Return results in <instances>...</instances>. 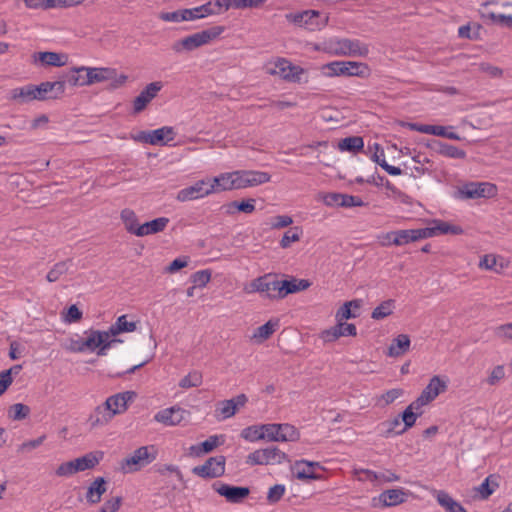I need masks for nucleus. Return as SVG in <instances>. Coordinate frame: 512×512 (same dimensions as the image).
I'll return each instance as SVG.
<instances>
[{
    "label": "nucleus",
    "mask_w": 512,
    "mask_h": 512,
    "mask_svg": "<svg viewBox=\"0 0 512 512\" xmlns=\"http://www.w3.org/2000/svg\"><path fill=\"white\" fill-rule=\"evenodd\" d=\"M137 397L135 391H123L109 396L102 405L94 409L90 416L92 427L103 426L109 423L116 415L127 411L129 403Z\"/></svg>",
    "instance_id": "1"
},
{
    "label": "nucleus",
    "mask_w": 512,
    "mask_h": 512,
    "mask_svg": "<svg viewBox=\"0 0 512 512\" xmlns=\"http://www.w3.org/2000/svg\"><path fill=\"white\" fill-rule=\"evenodd\" d=\"M225 27L221 25L212 26L208 29L186 36L172 44V50L175 53L191 52L211 41L217 39L223 32Z\"/></svg>",
    "instance_id": "2"
},
{
    "label": "nucleus",
    "mask_w": 512,
    "mask_h": 512,
    "mask_svg": "<svg viewBox=\"0 0 512 512\" xmlns=\"http://www.w3.org/2000/svg\"><path fill=\"white\" fill-rule=\"evenodd\" d=\"M266 73L273 76H279L281 79L290 83H307L308 78L305 77L306 71L304 68L292 64L286 58L278 57L270 61L265 66Z\"/></svg>",
    "instance_id": "3"
},
{
    "label": "nucleus",
    "mask_w": 512,
    "mask_h": 512,
    "mask_svg": "<svg viewBox=\"0 0 512 512\" xmlns=\"http://www.w3.org/2000/svg\"><path fill=\"white\" fill-rule=\"evenodd\" d=\"M321 70L326 77L357 76L368 78L371 70L366 63L355 61H332L322 65Z\"/></svg>",
    "instance_id": "4"
},
{
    "label": "nucleus",
    "mask_w": 512,
    "mask_h": 512,
    "mask_svg": "<svg viewBox=\"0 0 512 512\" xmlns=\"http://www.w3.org/2000/svg\"><path fill=\"white\" fill-rule=\"evenodd\" d=\"M158 449L155 445H146L137 448L121 462L124 473H134L148 466L157 459Z\"/></svg>",
    "instance_id": "5"
},
{
    "label": "nucleus",
    "mask_w": 512,
    "mask_h": 512,
    "mask_svg": "<svg viewBox=\"0 0 512 512\" xmlns=\"http://www.w3.org/2000/svg\"><path fill=\"white\" fill-rule=\"evenodd\" d=\"M285 18L289 23L309 31L321 30L327 25L329 19L327 15H322L316 10L288 13Z\"/></svg>",
    "instance_id": "6"
},
{
    "label": "nucleus",
    "mask_w": 512,
    "mask_h": 512,
    "mask_svg": "<svg viewBox=\"0 0 512 512\" xmlns=\"http://www.w3.org/2000/svg\"><path fill=\"white\" fill-rule=\"evenodd\" d=\"M85 345L88 353H96L98 356H105L114 343L120 342L113 338L110 332L100 330H87L84 332Z\"/></svg>",
    "instance_id": "7"
},
{
    "label": "nucleus",
    "mask_w": 512,
    "mask_h": 512,
    "mask_svg": "<svg viewBox=\"0 0 512 512\" xmlns=\"http://www.w3.org/2000/svg\"><path fill=\"white\" fill-rule=\"evenodd\" d=\"M279 280L276 275L265 274L253 279L244 290L246 293H260L270 299H278Z\"/></svg>",
    "instance_id": "8"
},
{
    "label": "nucleus",
    "mask_w": 512,
    "mask_h": 512,
    "mask_svg": "<svg viewBox=\"0 0 512 512\" xmlns=\"http://www.w3.org/2000/svg\"><path fill=\"white\" fill-rule=\"evenodd\" d=\"M266 440L271 442H288L299 439V431L291 424H265Z\"/></svg>",
    "instance_id": "9"
},
{
    "label": "nucleus",
    "mask_w": 512,
    "mask_h": 512,
    "mask_svg": "<svg viewBox=\"0 0 512 512\" xmlns=\"http://www.w3.org/2000/svg\"><path fill=\"white\" fill-rule=\"evenodd\" d=\"M225 464V457L218 455L210 457L202 465L195 466L192 469V472L193 474L204 479L218 478L225 473Z\"/></svg>",
    "instance_id": "10"
},
{
    "label": "nucleus",
    "mask_w": 512,
    "mask_h": 512,
    "mask_svg": "<svg viewBox=\"0 0 512 512\" xmlns=\"http://www.w3.org/2000/svg\"><path fill=\"white\" fill-rule=\"evenodd\" d=\"M285 458V453L276 447L264 448L250 453L247 457V463L250 465H269L281 463Z\"/></svg>",
    "instance_id": "11"
},
{
    "label": "nucleus",
    "mask_w": 512,
    "mask_h": 512,
    "mask_svg": "<svg viewBox=\"0 0 512 512\" xmlns=\"http://www.w3.org/2000/svg\"><path fill=\"white\" fill-rule=\"evenodd\" d=\"M336 54L347 57H366L369 46L358 39H340L336 42Z\"/></svg>",
    "instance_id": "12"
},
{
    "label": "nucleus",
    "mask_w": 512,
    "mask_h": 512,
    "mask_svg": "<svg viewBox=\"0 0 512 512\" xmlns=\"http://www.w3.org/2000/svg\"><path fill=\"white\" fill-rule=\"evenodd\" d=\"M448 387V380L438 375L433 376L427 386L423 389L419 397L416 399V405L425 406L433 401L440 393L444 392Z\"/></svg>",
    "instance_id": "13"
},
{
    "label": "nucleus",
    "mask_w": 512,
    "mask_h": 512,
    "mask_svg": "<svg viewBox=\"0 0 512 512\" xmlns=\"http://www.w3.org/2000/svg\"><path fill=\"white\" fill-rule=\"evenodd\" d=\"M213 489L230 503H240L250 494L248 487L234 486L221 482L214 483Z\"/></svg>",
    "instance_id": "14"
},
{
    "label": "nucleus",
    "mask_w": 512,
    "mask_h": 512,
    "mask_svg": "<svg viewBox=\"0 0 512 512\" xmlns=\"http://www.w3.org/2000/svg\"><path fill=\"white\" fill-rule=\"evenodd\" d=\"M496 190V186L488 182H471L465 184L459 192L465 199H476L481 197H492L495 195Z\"/></svg>",
    "instance_id": "15"
},
{
    "label": "nucleus",
    "mask_w": 512,
    "mask_h": 512,
    "mask_svg": "<svg viewBox=\"0 0 512 512\" xmlns=\"http://www.w3.org/2000/svg\"><path fill=\"white\" fill-rule=\"evenodd\" d=\"M247 401L248 399L245 394H239L234 398L219 402L215 410L216 417L221 420L233 417L237 410L243 407Z\"/></svg>",
    "instance_id": "16"
},
{
    "label": "nucleus",
    "mask_w": 512,
    "mask_h": 512,
    "mask_svg": "<svg viewBox=\"0 0 512 512\" xmlns=\"http://www.w3.org/2000/svg\"><path fill=\"white\" fill-rule=\"evenodd\" d=\"M206 180H199L193 185L181 189L177 194V200L186 202L207 196L213 193L214 186L207 187Z\"/></svg>",
    "instance_id": "17"
},
{
    "label": "nucleus",
    "mask_w": 512,
    "mask_h": 512,
    "mask_svg": "<svg viewBox=\"0 0 512 512\" xmlns=\"http://www.w3.org/2000/svg\"><path fill=\"white\" fill-rule=\"evenodd\" d=\"M163 88L160 81L149 83L133 101L134 113H140L146 106L157 96L158 92Z\"/></svg>",
    "instance_id": "18"
},
{
    "label": "nucleus",
    "mask_w": 512,
    "mask_h": 512,
    "mask_svg": "<svg viewBox=\"0 0 512 512\" xmlns=\"http://www.w3.org/2000/svg\"><path fill=\"white\" fill-rule=\"evenodd\" d=\"M354 335H356V327L353 323L336 322L335 326L322 331L320 338L323 340V342H333L341 336Z\"/></svg>",
    "instance_id": "19"
},
{
    "label": "nucleus",
    "mask_w": 512,
    "mask_h": 512,
    "mask_svg": "<svg viewBox=\"0 0 512 512\" xmlns=\"http://www.w3.org/2000/svg\"><path fill=\"white\" fill-rule=\"evenodd\" d=\"M314 467H321V465L319 462L301 459L295 461L291 467V471L299 480H318L320 476L314 472Z\"/></svg>",
    "instance_id": "20"
},
{
    "label": "nucleus",
    "mask_w": 512,
    "mask_h": 512,
    "mask_svg": "<svg viewBox=\"0 0 512 512\" xmlns=\"http://www.w3.org/2000/svg\"><path fill=\"white\" fill-rule=\"evenodd\" d=\"M65 81L43 82L35 85L37 100L55 99L65 92Z\"/></svg>",
    "instance_id": "21"
},
{
    "label": "nucleus",
    "mask_w": 512,
    "mask_h": 512,
    "mask_svg": "<svg viewBox=\"0 0 512 512\" xmlns=\"http://www.w3.org/2000/svg\"><path fill=\"white\" fill-rule=\"evenodd\" d=\"M85 0H23L29 9L48 10L52 8H67L79 5Z\"/></svg>",
    "instance_id": "22"
},
{
    "label": "nucleus",
    "mask_w": 512,
    "mask_h": 512,
    "mask_svg": "<svg viewBox=\"0 0 512 512\" xmlns=\"http://www.w3.org/2000/svg\"><path fill=\"white\" fill-rule=\"evenodd\" d=\"M185 412L186 411L180 407L172 406L158 411L154 415V420L166 426H174L183 420Z\"/></svg>",
    "instance_id": "23"
},
{
    "label": "nucleus",
    "mask_w": 512,
    "mask_h": 512,
    "mask_svg": "<svg viewBox=\"0 0 512 512\" xmlns=\"http://www.w3.org/2000/svg\"><path fill=\"white\" fill-rule=\"evenodd\" d=\"M311 283L306 279H296L292 278L291 280H279L278 285V299H283L287 295L304 291L309 288Z\"/></svg>",
    "instance_id": "24"
},
{
    "label": "nucleus",
    "mask_w": 512,
    "mask_h": 512,
    "mask_svg": "<svg viewBox=\"0 0 512 512\" xmlns=\"http://www.w3.org/2000/svg\"><path fill=\"white\" fill-rule=\"evenodd\" d=\"M429 232L424 228L396 230V237L393 240L395 246H403L422 239H427Z\"/></svg>",
    "instance_id": "25"
},
{
    "label": "nucleus",
    "mask_w": 512,
    "mask_h": 512,
    "mask_svg": "<svg viewBox=\"0 0 512 512\" xmlns=\"http://www.w3.org/2000/svg\"><path fill=\"white\" fill-rule=\"evenodd\" d=\"M80 71H85L87 81L85 83H100L116 77V70L112 68H89L82 66Z\"/></svg>",
    "instance_id": "26"
},
{
    "label": "nucleus",
    "mask_w": 512,
    "mask_h": 512,
    "mask_svg": "<svg viewBox=\"0 0 512 512\" xmlns=\"http://www.w3.org/2000/svg\"><path fill=\"white\" fill-rule=\"evenodd\" d=\"M424 229L426 232H429L427 238L446 234L460 235L463 233V229L459 225L450 224L442 220H435L433 221V226L425 227Z\"/></svg>",
    "instance_id": "27"
},
{
    "label": "nucleus",
    "mask_w": 512,
    "mask_h": 512,
    "mask_svg": "<svg viewBox=\"0 0 512 512\" xmlns=\"http://www.w3.org/2000/svg\"><path fill=\"white\" fill-rule=\"evenodd\" d=\"M168 223L169 219L167 217H159L151 221L145 222L144 224H141L139 228H137L136 236L144 237L147 235L162 232L165 230Z\"/></svg>",
    "instance_id": "28"
},
{
    "label": "nucleus",
    "mask_w": 512,
    "mask_h": 512,
    "mask_svg": "<svg viewBox=\"0 0 512 512\" xmlns=\"http://www.w3.org/2000/svg\"><path fill=\"white\" fill-rule=\"evenodd\" d=\"M33 61L44 66L61 67L66 64V56L56 52H38L33 54Z\"/></svg>",
    "instance_id": "29"
},
{
    "label": "nucleus",
    "mask_w": 512,
    "mask_h": 512,
    "mask_svg": "<svg viewBox=\"0 0 512 512\" xmlns=\"http://www.w3.org/2000/svg\"><path fill=\"white\" fill-rule=\"evenodd\" d=\"M106 480L103 477H97L88 487L86 492V501L89 504L100 502L102 495L106 492Z\"/></svg>",
    "instance_id": "30"
},
{
    "label": "nucleus",
    "mask_w": 512,
    "mask_h": 512,
    "mask_svg": "<svg viewBox=\"0 0 512 512\" xmlns=\"http://www.w3.org/2000/svg\"><path fill=\"white\" fill-rule=\"evenodd\" d=\"M410 338L406 334L397 335L388 347L387 355L389 357H399L404 355L410 349Z\"/></svg>",
    "instance_id": "31"
},
{
    "label": "nucleus",
    "mask_w": 512,
    "mask_h": 512,
    "mask_svg": "<svg viewBox=\"0 0 512 512\" xmlns=\"http://www.w3.org/2000/svg\"><path fill=\"white\" fill-rule=\"evenodd\" d=\"M422 407L423 406L420 404L416 405L415 400L402 412L401 418L404 423V428L401 431H399L398 434L405 432L415 424L418 416L422 414Z\"/></svg>",
    "instance_id": "32"
},
{
    "label": "nucleus",
    "mask_w": 512,
    "mask_h": 512,
    "mask_svg": "<svg viewBox=\"0 0 512 512\" xmlns=\"http://www.w3.org/2000/svg\"><path fill=\"white\" fill-rule=\"evenodd\" d=\"M151 145H167L175 139L176 133L173 127L163 126L161 128L151 130Z\"/></svg>",
    "instance_id": "33"
},
{
    "label": "nucleus",
    "mask_w": 512,
    "mask_h": 512,
    "mask_svg": "<svg viewBox=\"0 0 512 512\" xmlns=\"http://www.w3.org/2000/svg\"><path fill=\"white\" fill-rule=\"evenodd\" d=\"M35 85L29 84L23 87L14 88L10 91V99L19 103H27L37 100Z\"/></svg>",
    "instance_id": "34"
},
{
    "label": "nucleus",
    "mask_w": 512,
    "mask_h": 512,
    "mask_svg": "<svg viewBox=\"0 0 512 512\" xmlns=\"http://www.w3.org/2000/svg\"><path fill=\"white\" fill-rule=\"evenodd\" d=\"M436 500L447 512H467L459 502L443 490L437 491Z\"/></svg>",
    "instance_id": "35"
},
{
    "label": "nucleus",
    "mask_w": 512,
    "mask_h": 512,
    "mask_svg": "<svg viewBox=\"0 0 512 512\" xmlns=\"http://www.w3.org/2000/svg\"><path fill=\"white\" fill-rule=\"evenodd\" d=\"M363 301L361 299H354L348 302H345L339 309L336 311L335 320H348L350 318H358L361 316L360 313H352V308H361Z\"/></svg>",
    "instance_id": "36"
},
{
    "label": "nucleus",
    "mask_w": 512,
    "mask_h": 512,
    "mask_svg": "<svg viewBox=\"0 0 512 512\" xmlns=\"http://www.w3.org/2000/svg\"><path fill=\"white\" fill-rule=\"evenodd\" d=\"M404 496H405V493L400 488L399 489H389V490L383 491L379 495V500L384 506L391 507V506H396V505L403 503L405 500Z\"/></svg>",
    "instance_id": "37"
},
{
    "label": "nucleus",
    "mask_w": 512,
    "mask_h": 512,
    "mask_svg": "<svg viewBox=\"0 0 512 512\" xmlns=\"http://www.w3.org/2000/svg\"><path fill=\"white\" fill-rule=\"evenodd\" d=\"M265 434V424L251 425L241 431V437L250 443L266 440Z\"/></svg>",
    "instance_id": "38"
},
{
    "label": "nucleus",
    "mask_w": 512,
    "mask_h": 512,
    "mask_svg": "<svg viewBox=\"0 0 512 512\" xmlns=\"http://www.w3.org/2000/svg\"><path fill=\"white\" fill-rule=\"evenodd\" d=\"M364 148V140L360 136H350L341 139L338 143V149L342 152L347 151L351 153H357L362 151Z\"/></svg>",
    "instance_id": "39"
},
{
    "label": "nucleus",
    "mask_w": 512,
    "mask_h": 512,
    "mask_svg": "<svg viewBox=\"0 0 512 512\" xmlns=\"http://www.w3.org/2000/svg\"><path fill=\"white\" fill-rule=\"evenodd\" d=\"M437 145L436 151L442 156L452 158V159H463L466 156V152L454 145L436 141Z\"/></svg>",
    "instance_id": "40"
},
{
    "label": "nucleus",
    "mask_w": 512,
    "mask_h": 512,
    "mask_svg": "<svg viewBox=\"0 0 512 512\" xmlns=\"http://www.w3.org/2000/svg\"><path fill=\"white\" fill-rule=\"evenodd\" d=\"M407 127L412 131H417L424 134L435 135L443 137L447 127L440 125H428L420 123H407Z\"/></svg>",
    "instance_id": "41"
},
{
    "label": "nucleus",
    "mask_w": 512,
    "mask_h": 512,
    "mask_svg": "<svg viewBox=\"0 0 512 512\" xmlns=\"http://www.w3.org/2000/svg\"><path fill=\"white\" fill-rule=\"evenodd\" d=\"M100 457L94 453H87L73 460L77 472L86 471L94 468L99 463Z\"/></svg>",
    "instance_id": "42"
},
{
    "label": "nucleus",
    "mask_w": 512,
    "mask_h": 512,
    "mask_svg": "<svg viewBox=\"0 0 512 512\" xmlns=\"http://www.w3.org/2000/svg\"><path fill=\"white\" fill-rule=\"evenodd\" d=\"M245 178L248 187H255L271 180V175L268 172L258 170H245Z\"/></svg>",
    "instance_id": "43"
},
{
    "label": "nucleus",
    "mask_w": 512,
    "mask_h": 512,
    "mask_svg": "<svg viewBox=\"0 0 512 512\" xmlns=\"http://www.w3.org/2000/svg\"><path fill=\"white\" fill-rule=\"evenodd\" d=\"M278 324L279 322H265L264 325L255 330L252 339L257 343L268 339L278 329Z\"/></svg>",
    "instance_id": "44"
},
{
    "label": "nucleus",
    "mask_w": 512,
    "mask_h": 512,
    "mask_svg": "<svg viewBox=\"0 0 512 512\" xmlns=\"http://www.w3.org/2000/svg\"><path fill=\"white\" fill-rule=\"evenodd\" d=\"M120 217L125 225L126 230L130 234L136 235V230L141 225L138 223V218H137L136 213L131 209L125 208L121 211Z\"/></svg>",
    "instance_id": "45"
},
{
    "label": "nucleus",
    "mask_w": 512,
    "mask_h": 512,
    "mask_svg": "<svg viewBox=\"0 0 512 512\" xmlns=\"http://www.w3.org/2000/svg\"><path fill=\"white\" fill-rule=\"evenodd\" d=\"M202 380V373L197 370H193L179 381V387L183 389L199 387L202 384Z\"/></svg>",
    "instance_id": "46"
},
{
    "label": "nucleus",
    "mask_w": 512,
    "mask_h": 512,
    "mask_svg": "<svg viewBox=\"0 0 512 512\" xmlns=\"http://www.w3.org/2000/svg\"><path fill=\"white\" fill-rule=\"evenodd\" d=\"M395 309V300L388 299L378 305L372 312L373 319H382L390 316Z\"/></svg>",
    "instance_id": "47"
},
{
    "label": "nucleus",
    "mask_w": 512,
    "mask_h": 512,
    "mask_svg": "<svg viewBox=\"0 0 512 512\" xmlns=\"http://www.w3.org/2000/svg\"><path fill=\"white\" fill-rule=\"evenodd\" d=\"M30 414L29 406L23 403H15L10 406L8 410V416L14 421H20L27 418Z\"/></svg>",
    "instance_id": "48"
},
{
    "label": "nucleus",
    "mask_w": 512,
    "mask_h": 512,
    "mask_svg": "<svg viewBox=\"0 0 512 512\" xmlns=\"http://www.w3.org/2000/svg\"><path fill=\"white\" fill-rule=\"evenodd\" d=\"M302 234V230L300 227H293L286 231L280 240V246L283 249H286L291 246V243L297 242L300 240Z\"/></svg>",
    "instance_id": "49"
},
{
    "label": "nucleus",
    "mask_w": 512,
    "mask_h": 512,
    "mask_svg": "<svg viewBox=\"0 0 512 512\" xmlns=\"http://www.w3.org/2000/svg\"><path fill=\"white\" fill-rule=\"evenodd\" d=\"M368 478L370 480H374L377 482H383V483H389V482H396L399 480V476L391 471H385V472H374V471H367Z\"/></svg>",
    "instance_id": "50"
},
{
    "label": "nucleus",
    "mask_w": 512,
    "mask_h": 512,
    "mask_svg": "<svg viewBox=\"0 0 512 512\" xmlns=\"http://www.w3.org/2000/svg\"><path fill=\"white\" fill-rule=\"evenodd\" d=\"M211 279V271L209 269L199 270L193 273L190 277V281L195 287L203 288Z\"/></svg>",
    "instance_id": "51"
},
{
    "label": "nucleus",
    "mask_w": 512,
    "mask_h": 512,
    "mask_svg": "<svg viewBox=\"0 0 512 512\" xmlns=\"http://www.w3.org/2000/svg\"><path fill=\"white\" fill-rule=\"evenodd\" d=\"M505 376L506 371L504 365H497L490 370L486 382L490 386H495L500 383L505 378Z\"/></svg>",
    "instance_id": "52"
},
{
    "label": "nucleus",
    "mask_w": 512,
    "mask_h": 512,
    "mask_svg": "<svg viewBox=\"0 0 512 512\" xmlns=\"http://www.w3.org/2000/svg\"><path fill=\"white\" fill-rule=\"evenodd\" d=\"M68 268L69 265L65 261L56 263L53 266V268L47 273V280L49 282H56L62 275L67 273Z\"/></svg>",
    "instance_id": "53"
},
{
    "label": "nucleus",
    "mask_w": 512,
    "mask_h": 512,
    "mask_svg": "<svg viewBox=\"0 0 512 512\" xmlns=\"http://www.w3.org/2000/svg\"><path fill=\"white\" fill-rule=\"evenodd\" d=\"M81 67L73 68L72 73L67 77V82L71 86H89L90 83H84L87 81L85 71H80Z\"/></svg>",
    "instance_id": "54"
},
{
    "label": "nucleus",
    "mask_w": 512,
    "mask_h": 512,
    "mask_svg": "<svg viewBox=\"0 0 512 512\" xmlns=\"http://www.w3.org/2000/svg\"><path fill=\"white\" fill-rule=\"evenodd\" d=\"M255 199L250 198L244 201H233L229 204V208H234L239 212L250 214L255 211Z\"/></svg>",
    "instance_id": "55"
},
{
    "label": "nucleus",
    "mask_w": 512,
    "mask_h": 512,
    "mask_svg": "<svg viewBox=\"0 0 512 512\" xmlns=\"http://www.w3.org/2000/svg\"><path fill=\"white\" fill-rule=\"evenodd\" d=\"M266 0H231L230 5L234 9L260 8L265 4Z\"/></svg>",
    "instance_id": "56"
},
{
    "label": "nucleus",
    "mask_w": 512,
    "mask_h": 512,
    "mask_svg": "<svg viewBox=\"0 0 512 512\" xmlns=\"http://www.w3.org/2000/svg\"><path fill=\"white\" fill-rule=\"evenodd\" d=\"M293 223L292 217L288 215L273 216L269 220V225L272 229H281L290 226Z\"/></svg>",
    "instance_id": "57"
},
{
    "label": "nucleus",
    "mask_w": 512,
    "mask_h": 512,
    "mask_svg": "<svg viewBox=\"0 0 512 512\" xmlns=\"http://www.w3.org/2000/svg\"><path fill=\"white\" fill-rule=\"evenodd\" d=\"M285 485L283 484H276L269 488V491L267 493V500L269 503H276L278 502L285 493Z\"/></svg>",
    "instance_id": "58"
},
{
    "label": "nucleus",
    "mask_w": 512,
    "mask_h": 512,
    "mask_svg": "<svg viewBox=\"0 0 512 512\" xmlns=\"http://www.w3.org/2000/svg\"><path fill=\"white\" fill-rule=\"evenodd\" d=\"M67 348L76 353H88L87 346L85 345V339L83 336H77L76 338H71Z\"/></svg>",
    "instance_id": "59"
},
{
    "label": "nucleus",
    "mask_w": 512,
    "mask_h": 512,
    "mask_svg": "<svg viewBox=\"0 0 512 512\" xmlns=\"http://www.w3.org/2000/svg\"><path fill=\"white\" fill-rule=\"evenodd\" d=\"M219 444L218 437L216 435L210 436L205 441L201 442L198 447H192V449H198L200 453L211 452Z\"/></svg>",
    "instance_id": "60"
},
{
    "label": "nucleus",
    "mask_w": 512,
    "mask_h": 512,
    "mask_svg": "<svg viewBox=\"0 0 512 512\" xmlns=\"http://www.w3.org/2000/svg\"><path fill=\"white\" fill-rule=\"evenodd\" d=\"M245 170H237L232 172L233 190L244 189L248 187L245 178Z\"/></svg>",
    "instance_id": "61"
},
{
    "label": "nucleus",
    "mask_w": 512,
    "mask_h": 512,
    "mask_svg": "<svg viewBox=\"0 0 512 512\" xmlns=\"http://www.w3.org/2000/svg\"><path fill=\"white\" fill-rule=\"evenodd\" d=\"M55 473L60 477H70L77 473L73 460L60 464Z\"/></svg>",
    "instance_id": "62"
},
{
    "label": "nucleus",
    "mask_w": 512,
    "mask_h": 512,
    "mask_svg": "<svg viewBox=\"0 0 512 512\" xmlns=\"http://www.w3.org/2000/svg\"><path fill=\"white\" fill-rule=\"evenodd\" d=\"M365 203L358 196L343 194V198L341 199L340 207L350 208V207H361L364 206Z\"/></svg>",
    "instance_id": "63"
},
{
    "label": "nucleus",
    "mask_w": 512,
    "mask_h": 512,
    "mask_svg": "<svg viewBox=\"0 0 512 512\" xmlns=\"http://www.w3.org/2000/svg\"><path fill=\"white\" fill-rule=\"evenodd\" d=\"M81 318L82 312L75 304L71 305L68 309H64L61 312L62 320H80Z\"/></svg>",
    "instance_id": "64"
}]
</instances>
